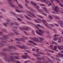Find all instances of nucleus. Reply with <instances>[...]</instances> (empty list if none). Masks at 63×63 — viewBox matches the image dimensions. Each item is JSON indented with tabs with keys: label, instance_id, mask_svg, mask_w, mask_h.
<instances>
[{
	"label": "nucleus",
	"instance_id": "obj_1",
	"mask_svg": "<svg viewBox=\"0 0 63 63\" xmlns=\"http://www.w3.org/2000/svg\"><path fill=\"white\" fill-rule=\"evenodd\" d=\"M31 3L33 5H34V7L36 9H37V10H38V9H39L40 8L39 6L37 5V4L35 3H34L32 1H31Z\"/></svg>",
	"mask_w": 63,
	"mask_h": 63
},
{
	"label": "nucleus",
	"instance_id": "obj_2",
	"mask_svg": "<svg viewBox=\"0 0 63 63\" xmlns=\"http://www.w3.org/2000/svg\"><path fill=\"white\" fill-rule=\"evenodd\" d=\"M32 39V40H33V41H34V42H36V41H39V40L37 38H31Z\"/></svg>",
	"mask_w": 63,
	"mask_h": 63
},
{
	"label": "nucleus",
	"instance_id": "obj_3",
	"mask_svg": "<svg viewBox=\"0 0 63 63\" xmlns=\"http://www.w3.org/2000/svg\"><path fill=\"white\" fill-rule=\"evenodd\" d=\"M34 21H35L36 23H41L42 22V21L40 20H35V19L33 20Z\"/></svg>",
	"mask_w": 63,
	"mask_h": 63
},
{
	"label": "nucleus",
	"instance_id": "obj_4",
	"mask_svg": "<svg viewBox=\"0 0 63 63\" xmlns=\"http://www.w3.org/2000/svg\"><path fill=\"white\" fill-rule=\"evenodd\" d=\"M35 28L37 29H38L39 31L41 33H44V32L42 30H39V28L38 27H37L36 25H35Z\"/></svg>",
	"mask_w": 63,
	"mask_h": 63
},
{
	"label": "nucleus",
	"instance_id": "obj_5",
	"mask_svg": "<svg viewBox=\"0 0 63 63\" xmlns=\"http://www.w3.org/2000/svg\"><path fill=\"white\" fill-rule=\"evenodd\" d=\"M16 2L17 3V4H18V6L20 8H21V9H23V7L20 4H19L18 3V1H17V0H16Z\"/></svg>",
	"mask_w": 63,
	"mask_h": 63
},
{
	"label": "nucleus",
	"instance_id": "obj_6",
	"mask_svg": "<svg viewBox=\"0 0 63 63\" xmlns=\"http://www.w3.org/2000/svg\"><path fill=\"white\" fill-rule=\"evenodd\" d=\"M42 21L44 24L46 25V26H47V22L44 19H43Z\"/></svg>",
	"mask_w": 63,
	"mask_h": 63
},
{
	"label": "nucleus",
	"instance_id": "obj_7",
	"mask_svg": "<svg viewBox=\"0 0 63 63\" xmlns=\"http://www.w3.org/2000/svg\"><path fill=\"white\" fill-rule=\"evenodd\" d=\"M54 11L55 12H58V11H59V8H58V7H57V6H55Z\"/></svg>",
	"mask_w": 63,
	"mask_h": 63
},
{
	"label": "nucleus",
	"instance_id": "obj_8",
	"mask_svg": "<svg viewBox=\"0 0 63 63\" xmlns=\"http://www.w3.org/2000/svg\"><path fill=\"white\" fill-rule=\"evenodd\" d=\"M20 41H22L23 42H25V39L24 38L22 37L20 38Z\"/></svg>",
	"mask_w": 63,
	"mask_h": 63
},
{
	"label": "nucleus",
	"instance_id": "obj_9",
	"mask_svg": "<svg viewBox=\"0 0 63 63\" xmlns=\"http://www.w3.org/2000/svg\"><path fill=\"white\" fill-rule=\"evenodd\" d=\"M42 9L43 10H44L45 12H47L48 11L47 9V8H46L45 7H42Z\"/></svg>",
	"mask_w": 63,
	"mask_h": 63
},
{
	"label": "nucleus",
	"instance_id": "obj_10",
	"mask_svg": "<svg viewBox=\"0 0 63 63\" xmlns=\"http://www.w3.org/2000/svg\"><path fill=\"white\" fill-rule=\"evenodd\" d=\"M51 58H52V59H56V60H57V61H60V60H59V59L58 58L57 59L56 58L53 57H51Z\"/></svg>",
	"mask_w": 63,
	"mask_h": 63
},
{
	"label": "nucleus",
	"instance_id": "obj_11",
	"mask_svg": "<svg viewBox=\"0 0 63 63\" xmlns=\"http://www.w3.org/2000/svg\"><path fill=\"white\" fill-rule=\"evenodd\" d=\"M57 47L56 46H54L53 47V49L55 50V51H58V50H57Z\"/></svg>",
	"mask_w": 63,
	"mask_h": 63
},
{
	"label": "nucleus",
	"instance_id": "obj_12",
	"mask_svg": "<svg viewBox=\"0 0 63 63\" xmlns=\"http://www.w3.org/2000/svg\"><path fill=\"white\" fill-rule=\"evenodd\" d=\"M35 32L36 33H37L38 34H39V35H41V36H43L42 34H43V33H40V32H39L37 31V30Z\"/></svg>",
	"mask_w": 63,
	"mask_h": 63
},
{
	"label": "nucleus",
	"instance_id": "obj_13",
	"mask_svg": "<svg viewBox=\"0 0 63 63\" xmlns=\"http://www.w3.org/2000/svg\"><path fill=\"white\" fill-rule=\"evenodd\" d=\"M24 16L25 17H26V18H27V19H29V20H32V19L31 18L28 17V16H27L26 15H25Z\"/></svg>",
	"mask_w": 63,
	"mask_h": 63
},
{
	"label": "nucleus",
	"instance_id": "obj_14",
	"mask_svg": "<svg viewBox=\"0 0 63 63\" xmlns=\"http://www.w3.org/2000/svg\"><path fill=\"white\" fill-rule=\"evenodd\" d=\"M16 46L17 47H19L20 48H21L22 49H23V46H20V45H16Z\"/></svg>",
	"mask_w": 63,
	"mask_h": 63
},
{
	"label": "nucleus",
	"instance_id": "obj_15",
	"mask_svg": "<svg viewBox=\"0 0 63 63\" xmlns=\"http://www.w3.org/2000/svg\"><path fill=\"white\" fill-rule=\"evenodd\" d=\"M27 13L29 14H30V15H31L33 14V12H31L29 11H26Z\"/></svg>",
	"mask_w": 63,
	"mask_h": 63
},
{
	"label": "nucleus",
	"instance_id": "obj_16",
	"mask_svg": "<svg viewBox=\"0 0 63 63\" xmlns=\"http://www.w3.org/2000/svg\"><path fill=\"white\" fill-rule=\"evenodd\" d=\"M36 59L37 60H38V61H41L42 60V59L38 57H37L36 58Z\"/></svg>",
	"mask_w": 63,
	"mask_h": 63
},
{
	"label": "nucleus",
	"instance_id": "obj_17",
	"mask_svg": "<svg viewBox=\"0 0 63 63\" xmlns=\"http://www.w3.org/2000/svg\"><path fill=\"white\" fill-rule=\"evenodd\" d=\"M16 11L17 12H18V13H21V12H23V11L22 10H21L20 11H19V10H18V9H16Z\"/></svg>",
	"mask_w": 63,
	"mask_h": 63
},
{
	"label": "nucleus",
	"instance_id": "obj_18",
	"mask_svg": "<svg viewBox=\"0 0 63 63\" xmlns=\"http://www.w3.org/2000/svg\"><path fill=\"white\" fill-rule=\"evenodd\" d=\"M39 40L41 42V41H44V40H45V39L43 38H40L39 39Z\"/></svg>",
	"mask_w": 63,
	"mask_h": 63
},
{
	"label": "nucleus",
	"instance_id": "obj_19",
	"mask_svg": "<svg viewBox=\"0 0 63 63\" xmlns=\"http://www.w3.org/2000/svg\"><path fill=\"white\" fill-rule=\"evenodd\" d=\"M19 25V24H18V23H16V29H17V28L18 27V25Z\"/></svg>",
	"mask_w": 63,
	"mask_h": 63
},
{
	"label": "nucleus",
	"instance_id": "obj_20",
	"mask_svg": "<svg viewBox=\"0 0 63 63\" xmlns=\"http://www.w3.org/2000/svg\"><path fill=\"white\" fill-rule=\"evenodd\" d=\"M32 54L33 55L35 56V57H39V55H37L35 54Z\"/></svg>",
	"mask_w": 63,
	"mask_h": 63
},
{
	"label": "nucleus",
	"instance_id": "obj_21",
	"mask_svg": "<svg viewBox=\"0 0 63 63\" xmlns=\"http://www.w3.org/2000/svg\"><path fill=\"white\" fill-rule=\"evenodd\" d=\"M27 8L28 9H29V10H31V11H34V10H33L32 8H30L29 7H27Z\"/></svg>",
	"mask_w": 63,
	"mask_h": 63
},
{
	"label": "nucleus",
	"instance_id": "obj_22",
	"mask_svg": "<svg viewBox=\"0 0 63 63\" xmlns=\"http://www.w3.org/2000/svg\"><path fill=\"white\" fill-rule=\"evenodd\" d=\"M58 55L60 57H63V55L62 54H58Z\"/></svg>",
	"mask_w": 63,
	"mask_h": 63
},
{
	"label": "nucleus",
	"instance_id": "obj_23",
	"mask_svg": "<svg viewBox=\"0 0 63 63\" xmlns=\"http://www.w3.org/2000/svg\"><path fill=\"white\" fill-rule=\"evenodd\" d=\"M17 19L19 21H22V20L21 19H20V18H19V17L17 18Z\"/></svg>",
	"mask_w": 63,
	"mask_h": 63
},
{
	"label": "nucleus",
	"instance_id": "obj_24",
	"mask_svg": "<svg viewBox=\"0 0 63 63\" xmlns=\"http://www.w3.org/2000/svg\"><path fill=\"white\" fill-rule=\"evenodd\" d=\"M10 14H12V15H13L14 16H16V14H15V13H13L12 12H11Z\"/></svg>",
	"mask_w": 63,
	"mask_h": 63
},
{
	"label": "nucleus",
	"instance_id": "obj_25",
	"mask_svg": "<svg viewBox=\"0 0 63 63\" xmlns=\"http://www.w3.org/2000/svg\"><path fill=\"white\" fill-rule=\"evenodd\" d=\"M8 24V23H6L5 24V23H3V24L5 26V27H7V25H6Z\"/></svg>",
	"mask_w": 63,
	"mask_h": 63
},
{
	"label": "nucleus",
	"instance_id": "obj_26",
	"mask_svg": "<svg viewBox=\"0 0 63 63\" xmlns=\"http://www.w3.org/2000/svg\"><path fill=\"white\" fill-rule=\"evenodd\" d=\"M34 15H35V14H34L33 13H32V14L31 15L32 16H33L35 18H36V17Z\"/></svg>",
	"mask_w": 63,
	"mask_h": 63
},
{
	"label": "nucleus",
	"instance_id": "obj_27",
	"mask_svg": "<svg viewBox=\"0 0 63 63\" xmlns=\"http://www.w3.org/2000/svg\"><path fill=\"white\" fill-rule=\"evenodd\" d=\"M45 32H46L47 34H49V32H48V31H47V30H46L45 31Z\"/></svg>",
	"mask_w": 63,
	"mask_h": 63
},
{
	"label": "nucleus",
	"instance_id": "obj_28",
	"mask_svg": "<svg viewBox=\"0 0 63 63\" xmlns=\"http://www.w3.org/2000/svg\"><path fill=\"white\" fill-rule=\"evenodd\" d=\"M11 6L12 7H13V8H15L16 7V5H15L11 4Z\"/></svg>",
	"mask_w": 63,
	"mask_h": 63
},
{
	"label": "nucleus",
	"instance_id": "obj_29",
	"mask_svg": "<svg viewBox=\"0 0 63 63\" xmlns=\"http://www.w3.org/2000/svg\"><path fill=\"white\" fill-rule=\"evenodd\" d=\"M32 33L33 35H35V32L34 31L32 30Z\"/></svg>",
	"mask_w": 63,
	"mask_h": 63
},
{
	"label": "nucleus",
	"instance_id": "obj_30",
	"mask_svg": "<svg viewBox=\"0 0 63 63\" xmlns=\"http://www.w3.org/2000/svg\"><path fill=\"white\" fill-rule=\"evenodd\" d=\"M40 5L41 6H46V5L43 4L41 3L40 4Z\"/></svg>",
	"mask_w": 63,
	"mask_h": 63
},
{
	"label": "nucleus",
	"instance_id": "obj_31",
	"mask_svg": "<svg viewBox=\"0 0 63 63\" xmlns=\"http://www.w3.org/2000/svg\"><path fill=\"white\" fill-rule=\"evenodd\" d=\"M40 54H42V55H45V53L44 52H40Z\"/></svg>",
	"mask_w": 63,
	"mask_h": 63
},
{
	"label": "nucleus",
	"instance_id": "obj_32",
	"mask_svg": "<svg viewBox=\"0 0 63 63\" xmlns=\"http://www.w3.org/2000/svg\"><path fill=\"white\" fill-rule=\"evenodd\" d=\"M48 51H49V52H51V53H53L54 52V51H52V50H48Z\"/></svg>",
	"mask_w": 63,
	"mask_h": 63
},
{
	"label": "nucleus",
	"instance_id": "obj_33",
	"mask_svg": "<svg viewBox=\"0 0 63 63\" xmlns=\"http://www.w3.org/2000/svg\"><path fill=\"white\" fill-rule=\"evenodd\" d=\"M55 18H57V19H60V18L59 17L57 16H54Z\"/></svg>",
	"mask_w": 63,
	"mask_h": 63
},
{
	"label": "nucleus",
	"instance_id": "obj_34",
	"mask_svg": "<svg viewBox=\"0 0 63 63\" xmlns=\"http://www.w3.org/2000/svg\"><path fill=\"white\" fill-rule=\"evenodd\" d=\"M28 42L29 43H31L32 44H33V43H34V42L30 40Z\"/></svg>",
	"mask_w": 63,
	"mask_h": 63
},
{
	"label": "nucleus",
	"instance_id": "obj_35",
	"mask_svg": "<svg viewBox=\"0 0 63 63\" xmlns=\"http://www.w3.org/2000/svg\"><path fill=\"white\" fill-rule=\"evenodd\" d=\"M16 41H19L20 42V38L19 39L18 38H16Z\"/></svg>",
	"mask_w": 63,
	"mask_h": 63
},
{
	"label": "nucleus",
	"instance_id": "obj_36",
	"mask_svg": "<svg viewBox=\"0 0 63 63\" xmlns=\"http://www.w3.org/2000/svg\"><path fill=\"white\" fill-rule=\"evenodd\" d=\"M52 44H55V45H57V43L54 42H52Z\"/></svg>",
	"mask_w": 63,
	"mask_h": 63
},
{
	"label": "nucleus",
	"instance_id": "obj_37",
	"mask_svg": "<svg viewBox=\"0 0 63 63\" xmlns=\"http://www.w3.org/2000/svg\"><path fill=\"white\" fill-rule=\"evenodd\" d=\"M48 16L49 18H50L51 19H53V17L52 16H50V15H49Z\"/></svg>",
	"mask_w": 63,
	"mask_h": 63
},
{
	"label": "nucleus",
	"instance_id": "obj_38",
	"mask_svg": "<svg viewBox=\"0 0 63 63\" xmlns=\"http://www.w3.org/2000/svg\"><path fill=\"white\" fill-rule=\"evenodd\" d=\"M27 15H28V16H30V17H32V18H33V17H32V16H31L28 14H27Z\"/></svg>",
	"mask_w": 63,
	"mask_h": 63
},
{
	"label": "nucleus",
	"instance_id": "obj_39",
	"mask_svg": "<svg viewBox=\"0 0 63 63\" xmlns=\"http://www.w3.org/2000/svg\"><path fill=\"white\" fill-rule=\"evenodd\" d=\"M47 27L48 29H52V28L49 26H47Z\"/></svg>",
	"mask_w": 63,
	"mask_h": 63
},
{
	"label": "nucleus",
	"instance_id": "obj_40",
	"mask_svg": "<svg viewBox=\"0 0 63 63\" xmlns=\"http://www.w3.org/2000/svg\"><path fill=\"white\" fill-rule=\"evenodd\" d=\"M58 49H60V50H61V49H62V48L60 46H58Z\"/></svg>",
	"mask_w": 63,
	"mask_h": 63
},
{
	"label": "nucleus",
	"instance_id": "obj_41",
	"mask_svg": "<svg viewBox=\"0 0 63 63\" xmlns=\"http://www.w3.org/2000/svg\"><path fill=\"white\" fill-rule=\"evenodd\" d=\"M25 2L26 3H28V4L29 3V1L27 0H25Z\"/></svg>",
	"mask_w": 63,
	"mask_h": 63
},
{
	"label": "nucleus",
	"instance_id": "obj_42",
	"mask_svg": "<svg viewBox=\"0 0 63 63\" xmlns=\"http://www.w3.org/2000/svg\"><path fill=\"white\" fill-rule=\"evenodd\" d=\"M24 32L25 33V34L26 35H28V36H29V34H28L26 32Z\"/></svg>",
	"mask_w": 63,
	"mask_h": 63
},
{
	"label": "nucleus",
	"instance_id": "obj_43",
	"mask_svg": "<svg viewBox=\"0 0 63 63\" xmlns=\"http://www.w3.org/2000/svg\"><path fill=\"white\" fill-rule=\"evenodd\" d=\"M57 39H58L57 38L55 37L53 39V40H54V41H57Z\"/></svg>",
	"mask_w": 63,
	"mask_h": 63
},
{
	"label": "nucleus",
	"instance_id": "obj_44",
	"mask_svg": "<svg viewBox=\"0 0 63 63\" xmlns=\"http://www.w3.org/2000/svg\"><path fill=\"white\" fill-rule=\"evenodd\" d=\"M26 27H24L23 28V30H26Z\"/></svg>",
	"mask_w": 63,
	"mask_h": 63
},
{
	"label": "nucleus",
	"instance_id": "obj_45",
	"mask_svg": "<svg viewBox=\"0 0 63 63\" xmlns=\"http://www.w3.org/2000/svg\"><path fill=\"white\" fill-rule=\"evenodd\" d=\"M37 10L38 11H39V12H43V10L40 9H39Z\"/></svg>",
	"mask_w": 63,
	"mask_h": 63
},
{
	"label": "nucleus",
	"instance_id": "obj_46",
	"mask_svg": "<svg viewBox=\"0 0 63 63\" xmlns=\"http://www.w3.org/2000/svg\"><path fill=\"white\" fill-rule=\"evenodd\" d=\"M42 14H43V15H45V16H47V14L45 13L44 12L42 13Z\"/></svg>",
	"mask_w": 63,
	"mask_h": 63
},
{
	"label": "nucleus",
	"instance_id": "obj_47",
	"mask_svg": "<svg viewBox=\"0 0 63 63\" xmlns=\"http://www.w3.org/2000/svg\"><path fill=\"white\" fill-rule=\"evenodd\" d=\"M47 60H48L49 61H51V60L49 58H47Z\"/></svg>",
	"mask_w": 63,
	"mask_h": 63
},
{
	"label": "nucleus",
	"instance_id": "obj_48",
	"mask_svg": "<svg viewBox=\"0 0 63 63\" xmlns=\"http://www.w3.org/2000/svg\"><path fill=\"white\" fill-rule=\"evenodd\" d=\"M38 16H39V17H40V18H43V16H41L40 15Z\"/></svg>",
	"mask_w": 63,
	"mask_h": 63
},
{
	"label": "nucleus",
	"instance_id": "obj_49",
	"mask_svg": "<svg viewBox=\"0 0 63 63\" xmlns=\"http://www.w3.org/2000/svg\"><path fill=\"white\" fill-rule=\"evenodd\" d=\"M47 2H48V3H49V6H50V5H51V3H50V2H49V0H47Z\"/></svg>",
	"mask_w": 63,
	"mask_h": 63
},
{
	"label": "nucleus",
	"instance_id": "obj_50",
	"mask_svg": "<svg viewBox=\"0 0 63 63\" xmlns=\"http://www.w3.org/2000/svg\"><path fill=\"white\" fill-rule=\"evenodd\" d=\"M1 11H2V12H5V11L3 9H1Z\"/></svg>",
	"mask_w": 63,
	"mask_h": 63
},
{
	"label": "nucleus",
	"instance_id": "obj_51",
	"mask_svg": "<svg viewBox=\"0 0 63 63\" xmlns=\"http://www.w3.org/2000/svg\"><path fill=\"white\" fill-rule=\"evenodd\" d=\"M54 37H57L58 36V34H55L54 35Z\"/></svg>",
	"mask_w": 63,
	"mask_h": 63
},
{
	"label": "nucleus",
	"instance_id": "obj_52",
	"mask_svg": "<svg viewBox=\"0 0 63 63\" xmlns=\"http://www.w3.org/2000/svg\"><path fill=\"white\" fill-rule=\"evenodd\" d=\"M26 31L28 30H29V28L28 27H26Z\"/></svg>",
	"mask_w": 63,
	"mask_h": 63
},
{
	"label": "nucleus",
	"instance_id": "obj_53",
	"mask_svg": "<svg viewBox=\"0 0 63 63\" xmlns=\"http://www.w3.org/2000/svg\"><path fill=\"white\" fill-rule=\"evenodd\" d=\"M22 57L23 58H27V57H26V56H22Z\"/></svg>",
	"mask_w": 63,
	"mask_h": 63
},
{
	"label": "nucleus",
	"instance_id": "obj_54",
	"mask_svg": "<svg viewBox=\"0 0 63 63\" xmlns=\"http://www.w3.org/2000/svg\"><path fill=\"white\" fill-rule=\"evenodd\" d=\"M23 48L24 49H25V47H26V46L25 45L23 46Z\"/></svg>",
	"mask_w": 63,
	"mask_h": 63
},
{
	"label": "nucleus",
	"instance_id": "obj_55",
	"mask_svg": "<svg viewBox=\"0 0 63 63\" xmlns=\"http://www.w3.org/2000/svg\"><path fill=\"white\" fill-rule=\"evenodd\" d=\"M40 0L43 2H46V0Z\"/></svg>",
	"mask_w": 63,
	"mask_h": 63
},
{
	"label": "nucleus",
	"instance_id": "obj_56",
	"mask_svg": "<svg viewBox=\"0 0 63 63\" xmlns=\"http://www.w3.org/2000/svg\"><path fill=\"white\" fill-rule=\"evenodd\" d=\"M27 45H28V46H31L32 45H31V44L29 43H27Z\"/></svg>",
	"mask_w": 63,
	"mask_h": 63
},
{
	"label": "nucleus",
	"instance_id": "obj_57",
	"mask_svg": "<svg viewBox=\"0 0 63 63\" xmlns=\"http://www.w3.org/2000/svg\"><path fill=\"white\" fill-rule=\"evenodd\" d=\"M16 35H19V33L17 32H16Z\"/></svg>",
	"mask_w": 63,
	"mask_h": 63
},
{
	"label": "nucleus",
	"instance_id": "obj_58",
	"mask_svg": "<svg viewBox=\"0 0 63 63\" xmlns=\"http://www.w3.org/2000/svg\"><path fill=\"white\" fill-rule=\"evenodd\" d=\"M16 44H21L20 42H16Z\"/></svg>",
	"mask_w": 63,
	"mask_h": 63
},
{
	"label": "nucleus",
	"instance_id": "obj_59",
	"mask_svg": "<svg viewBox=\"0 0 63 63\" xmlns=\"http://www.w3.org/2000/svg\"><path fill=\"white\" fill-rule=\"evenodd\" d=\"M56 1V2L57 3H59V1H58V0H53V1Z\"/></svg>",
	"mask_w": 63,
	"mask_h": 63
},
{
	"label": "nucleus",
	"instance_id": "obj_60",
	"mask_svg": "<svg viewBox=\"0 0 63 63\" xmlns=\"http://www.w3.org/2000/svg\"><path fill=\"white\" fill-rule=\"evenodd\" d=\"M29 61H26L25 62V63H28L29 62Z\"/></svg>",
	"mask_w": 63,
	"mask_h": 63
},
{
	"label": "nucleus",
	"instance_id": "obj_61",
	"mask_svg": "<svg viewBox=\"0 0 63 63\" xmlns=\"http://www.w3.org/2000/svg\"><path fill=\"white\" fill-rule=\"evenodd\" d=\"M54 31V32L55 33H56L57 32H56V30H53Z\"/></svg>",
	"mask_w": 63,
	"mask_h": 63
},
{
	"label": "nucleus",
	"instance_id": "obj_62",
	"mask_svg": "<svg viewBox=\"0 0 63 63\" xmlns=\"http://www.w3.org/2000/svg\"><path fill=\"white\" fill-rule=\"evenodd\" d=\"M19 28V29L21 30H22H22H23V29H22L20 27Z\"/></svg>",
	"mask_w": 63,
	"mask_h": 63
},
{
	"label": "nucleus",
	"instance_id": "obj_63",
	"mask_svg": "<svg viewBox=\"0 0 63 63\" xmlns=\"http://www.w3.org/2000/svg\"><path fill=\"white\" fill-rule=\"evenodd\" d=\"M32 50L33 51H36V49H34L33 48L32 49Z\"/></svg>",
	"mask_w": 63,
	"mask_h": 63
},
{
	"label": "nucleus",
	"instance_id": "obj_64",
	"mask_svg": "<svg viewBox=\"0 0 63 63\" xmlns=\"http://www.w3.org/2000/svg\"><path fill=\"white\" fill-rule=\"evenodd\" d=\"M60 22H61V24H63V21H60Z\"/></svg>",
	"mask_w": 63,
	"mask_h": 63
}]
</instances>
